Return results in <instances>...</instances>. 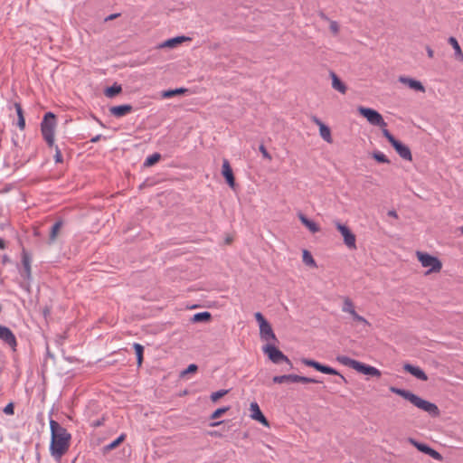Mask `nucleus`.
<instances>
[{"label": "nucleus", "mask_w": 463, "mask_h": 463, "mask_svg": "<svg viewBox=\"0 0 463 463\" xmlns=\"http://www.w3.org/2000/svg\"><path fill=\"white\" fill-rule=\"evenodd\" d=\"M52 440L50 450L53 457H61L69 449L71 435L57 421L50 420Z\"/></svg>", "instance_id": "f257e3e1"}, {"label": "nucleus", "mask_w": 463, "mask_h": 463, "mask_svg": "<svg viewBox=\"0 0 463 463\" xmlns=\"http://www.w3.org/2000/svg\"><path fill=\"white\" fill-rule=\"evenodd\" d=\"M390 391L392 393L402 396L405 400L411 402L415 407L428 412L432 417H438L439 415V410L435 403L423 400L410 391L393 386L390 388Z\"/></svg>", "instance_id": "f03ea898"}, {"label": "nucleus", "mask_w": 463, "mask_h": 463, "mask_svg": "<svg viewBox=\"0 0 463 463\" xmlns=\"http://www.w3.org/2000/svg\"><path fill=\"white\" fill-rule=\"evenodd\" d=\"M336 361L345 366H348L358 373L373 377H381L382 373L376 367L365 364L346 355H337Z\"/></svg>", "instance_id": "7ed1b4c3"}, {"label": "nucleus", "mask_w": 463, "mask_h": 463, "mask_svg": "<svg viewBox=\"0 0 463 463\" xmlns=\"http://www.w3.org/2000/svg\"><path fill=\"white\" fill-rule=\"evenodd\" d=\"M56 117L52 112H47L41 122V132L43 139L50 147L54 146V134L56 128Z\"/></svg>", "instance_id": "20e7f679"}, {"label": "nucleus", "mask_w": 463, "mask_h": 463, "mask_svg": "<svg viewBox=\"0 0 463 463\" xmlns=\"http://www.w3.org/2000/svg\"><path fill=\"white\" fill-rule=\"evenodd\" d=\"M417 257L422 267L429 268L426 272L427 275L439 272L442 268V264L437 257L420 251H417Z\"/></svg>", "instance_id": "39448f33"}, {"label": "nucleus", "mask_w": 463, "mask_h": 463, "mask_svg": "<svg viewBox=\"0 0 463 463\" xmlns=\"http://www.w3.org/2000/svg\"><path fill=\"white\" fill-rule=\"evenodd\" d=\"M262 350L269 356L272 363L279 364L281 362H284L289 366V368L293 367V364L291 361L288 359V357L286 356L274 345H267L263 346Z\"/></svg>", "instance_id": "423d86ee"}, {"label": "nucleus", "mask_w": 463, "mask_h": 463, "mask_svg": "<svg viewBox=\"0 0 463 463\" xmlns=\"http://www.w3.org/2000/svg\"><path fill=\"white\" fill-rule=\"evenodd\" d=\"M358 112L364 116L371 125L378 126L381 128H384L387 125L383 116L373 109L359 107Z\"/></svg>", "instance_id": "0eeeda50"}, {"label": "nucleus", "mask_w": 463, "mask_h": 463, "mask_svg": "<svg viewBox=\"0 0 463 463\" xmlns=\"http://www.w3.org/2000/svg\"><path fill=\"white\" fill-rule=\"evenodd\" d=\"M301 363L307 366L315 368L316 370H317L320 373H326V374H332V375H339L341 377V379L345 382V378L342 374H340L335 369H334L330 366L324 365L315 360H311L308 358H302Z\"/></svg>", "instance_id": "6e6552de"}, {"label": "nucleus", "mask_w": 463, "mask_h": 463, "mask_svg": "<svg viewBox=\"0 0 463 463\" xmlns=\"http://www.w3.org/2000/svg\"><path fill=\"white\" fill-rule=\"evenodd\" d=\"M335 224L336 229L343 236L345 244L351 250L356 249L355 235L351 232V230L346 225L342 224L339 222H335Z\"/></svg>", "instance_id": "1a4fd4ad"}, {"label": "nucleus", "mask_w": 463, "mask_h": 463, "mask_svg": "<svg viewBox=\"0 0 463 463\" xmlns=\"http://www.w3.org/2000/svg\"><path fill=\"white\" fill-rule=\"evenodd\" d=\"M0 340L7 345L13 351L16 350L17 341L14 334L10 328L0 325Z\"/></svg>", "instance_id": "9d476101"}, {"label": "nucleus", "mask_w": 463, "mask_h": 463, "mask_svg": "<svg viewBox=\"0 0 463 463\" xmlns=\"http://www.w3.org/2000/svg\"><path fill=\"white\" fill-rule=\"evenodd\" d=\"M311 120L313 123H315L319 128V134L321 137L326 141L327 143H332L333 139L331 137V130L330 128L325 125L317 116H312Z\"/></svg>", "instance_id": "9b49d317"}, {"label": "nucleus", "mask_w": 463, "mask_h": 463, "mask_svg": "<svg viewBox=\"0 0 463 463\" xmlns=\"http://www.w3.org/2000/svg\"><path fill=\"white\" fill-rule=\"evenodd\" d=\"M22 264H23V269L20 270V275L25 280L29 281L32 279L31 257L25 250H23V252H22Z\"/></svg>", "instance_id": "f8f14e48"}, {"label": "nucleus", "mask_w": 463, "mask_h": 463, "mask_svg": "<svg viewBox=\"0 0 463 463\" xmlns=\"http://www.w3.org/2000/svg\"><path fill=\"white\" fill-rule=\"evenodd\" d=\"M250 418L260 422L264 426H269V421L261 412L259 404L253 402L250 405Z\"/></svg>", "instance_id": "ddd939ff"}, {"label": "nucleus", "mask_w": 463, "mask_h": 463, "mask_svg": "<svg viewBox=\"0 0 463 463\" xmlns=\"http://www.w3.org/2000/svg\"><path fill=\"white\" fill-rule=\"evenodd\" d=\"M392 146L402 159L411 161L412 156L411 149L408 146L404 145L399 140H396L394 143L392 144Z\"/></svg>", "instance_id": "4468645a"}, {"label": "nucleus", "mask_w": 463, "mask_h": 463, "mask_svg": "<svg viewBox=\"0 0 463 463\" xmlns=\"http://www.w3.org/2000/svg\"><path fill=\"white\" fill-rule=\"evenodd\" d=\"M222 175L224 176L229 186L233 188L235 185V180H234L232 169L230 163L227 159H223V161H222Z\"/></svg>", "instance_id": "2eb2a0df"}, {"label": "nucleus", "mask_w": 463, "mask_h": 463, "mask_svg": "<svg viewBox=\"0 0 463 463\" xmlns=\"http://www.w3.org/2000/svg\"><path fill=\"white\" fill-rule=\"evenodd\" d=\"M403 369L407 373H411V375H413L414 377H416L417 379H419L420 381H427L428 380L427 374L419 366H415V365H412L411 364H405L403 365Z\"/></svg>", "instance_id": "dca6fc26"}, {"label": "nucleus", "mask_w": 463, "mask_h": 463, "mask_svg": "<svg viewBox=\"0 0 463 463\" xmlns=\"http://www.w3.org/2000/svg\"><path fill=\"white\" fill-rule=\"evenodd\" d=\"M133 110V107L129 104L113 106L109 108V112L116 118H122Z\"/></svg>", "instance_id": "f3484780"}, {"label": "nucleus", "mask_w": 463, "mask_h": 463, "mask_svg": "<svg viewBox=\"0 0 463 463\" xmlns=\"http://www.w3.org/2000/svg\"><path fill=\"white\" fill-rule=\"evenodd\" d=\"M260 335L261 339L267 342L277 341V337L271 328V326L269 323L262 326H260Z\"/></svg>", "instance_id": "a211bd4d"}, {"label": "nucleus", "mask_w": 463, "mask_h": 463, "mask_svg": "<svg viewBox=\"0 0 463 463\" xmlns=\"http://www.w3.org/2000/svg\"><path fill=\"white\" fill-rule=\"evenodd\" d=\"M399 80H400V82L406 84L411 90L420 91V92L425 91V88L422 85V83L417 80L408 78V77H400Z\"/></svg>", "instance_id": "6ab92c4d"}, {"label": "nucleus", "mask_w": 463, "mask_h": 463, "mask_svg": "<svg viewBox=\"0 0 463 463\" xmlns=\"http://www.w3.org/2000/svg\"><path fill=\"white\" fill-rule=\"evenodd\" d=\"M330 77L332 80V88L342 94H345V92L347 90V87L339 79V77L334 71H330Z\"/></svg>", "instance_id": "aec40b11"}, {"label": "nucleus", "mask_w": 463, "mask_h": 463, "mask_svg": "<svg viewBox=\"0 0 463 463\" xmlns=\"http://www.w3.org/2000/svg\"><path fill=\"white\" fill-rule=\"evenodd\" d=\"M298 218L302 224L305 225L312 233H316L320 231V227L303 213H298Z\"/></svg>", "instance_id": "412c9836"}, {"label": "nucleus", "mask_w": 463, "mask_h": 463, "mask_svg": "<svg viewBox=\"0 0 463 463\" xmlns=\"http://www.w3.org/2000/svg\"><path fill=\"white\" fill-rule=\"evenodd\" d=\"M449 43L452 46V48L454 49V52H455V58L460 61H463V52H462V50L458 44V42L457 41V39L453 36L449 37Z\"/></svg>", "instance_id": "4be33fe9"}, {"label": "nucleus", "mask_w": 463, "mask_h": 463, "mask_svg": "<svg viewBox=\"0 0 463 463\" xmlns=\"http://www.w3.org/2000/svg\"><path fill=\"white\" fill-rule=\"evenodd\" d=\"M187 38L184 37V36H177V37H175V38H171V39H168L166 41H165L163 43H161L159 45L160 48H165V47H167V48H174L175 47L177 44L183 43L184 41H185Z\"/></svg>", "instance_id": "5701e85b"}, {"label": "nucleus", "mask_w": 463, "mask_h": 463, "mask_svg": "<svg viewBox=\"0 0 463 463\" xmlns=\"http://www.w3.org/2000/svg\"><path fill=\"white\" fill-rule=\"evenodd\" d=\"M14 108L18 118L17 126L21 130H24L25 128V119L24 117L23 109L19 103H15Z\"/></svg>", "instance_id": "b1692460"}, {"label": "nucleus", "mask_w": 463, "mask_h": 463, "mask_svg": "<svg viewBox=\"0 0 463 463\" xmlns=\"http://www.w3.org/2000/svg\"><path fill=\"white\" fill-rule=\"evenodd\" d=\"M62 222L61 221H58L56 222L51 228V231H50V236H49V243H52L55 241L57 236H58V233L61 230V228L62 227Z\"/></svg>", "instance_id": "393cba45"}, {"label": "nucleus", "mask_w": 463, "mask_h": 463, "mask_svg": "<svg viewBox=\"0 0 463 463\" xmlns=\"http://www.w3.org/2000/svg\"><path fill=\"white\" fill-rule=\"evenodd\" d=\"M295 374L277 375L272 378L274 383H294Z\"/></svg>", "instance_id": "a878e982"}, {"label": "nucleus", "mask_w": 463, "mask_h": 463, "mask_svg": "<svg viewBox=\"0 0 463 463\" xmlns=\"http://www.w3.org/2000/svg\"><path fill=\"white\" fill-rule=\"evenodd\" d=\"M342 311L345 313H348L351 316L356 312L354 309V303L349 298H345L344 299V303L342 306Z\"/></svg>", "instance_id": "bb28decb"}, {"label": "nucleus", "mask_w": 463, "mask_h": 463, "mask_svg": "<svg viewBox=\"0 0 463 463\" xmlns=\"http://www.w3.org/2000/svg\"><path fill=\"white\" fill-rule=\"evenodd\" d=\"M211 313L208 311H203L200 313H196L194 315L192 321L193 322H207L211 319Z\"/></svg>", "instance_id": "cd10ccee"}, {"label": "nucleus", "mask_w": 463, "mask_h": 463, "mask_svg": "<svg viewBox=\"0 0 463 463\" xmlns=\"http://www.w3.org/2000/svg\"><path fill=\"white\" fill-rule=\"evenodd\" d=\"M187 91L186 89L184 88H178V89H175V90H165L162 92V97L164 99H170L175 95H178V94H184Z\"/></svg>", "instance_id": "c85d7f7f"}, {"label": "nucleus", "mask_w": 463, "mask_h": 463, "mask_svg": "<svg viewBox=\"0 0 463 463\" xmlns=\"http://www.w3.org/2000/svg\"><path fill=\"white\" fill-rule=\"evenodd\" d=\"M133 347L136 352L137 365L141 366L142 362H143L144 346L138 343H135L133 345Z\"/></svg>", "instance_id": "c756f323"}, {"label": "nucleus", "mask_w": 463, "mask_h": 463, "mask_svg": "<svg viewBox=\"0 0 463 463\" xmlns=\"http://www.w3.org/2000/svg\"><path fill=\"white\" fill-rule=\"evenodd\" d=\"M122 90L121 89V86L120 85H118V84H114L109 88L106 89L105 90V95L108 97V98H113L115 97L117 94L120 93Z\"/></svg>", "instance_id": "7c9ffc66"}, {"label": "nucleus", "mask_w": 463, "mask_h": 463, "mask_svg": "<svg viewBox=\"0 0 463 463\" xmlns=\"http://www.w3.org/2000/svg\"><path fill=\"white\" fill-rule=\"evenodd\" d=\"M161 158V155L158 154V153H154L150 156H148L145 162H144V165L148 167V166H152L153 165H155L156 163H157Z\"/></svg>", "instance_id": "2f4dec72"}, {"label": "nucleus", "mask_w": 463, "mask_h": 463, "mask_svg": "<svg viewBox=\"0 0 463 463\" xmlns=\"http://www.w3.org/2000/svg\"><path fill=\"white\" fill-rule=\"evenodd\" d=\"M126 439V434H120L115 440L110 442L105 447V450H112L116 449L121 442H123Z\"/></svg>", "instance_id": "473e14b6"}, {"label": "nucleus", "mask_w": 463, "mask_h": 463, "mask_svg": "<svg viewBox=\"0 0 463 463\" xmlns=\"http://www.w3.org/2000/svg\"><path fill=\"white\" fill-rule=\"evenodd\" d=\"M410 443H411L414 447H416L420 451L425 453L428 455L429 453V450L430 449V446L424 444V443H420L418 442L417 440L413 439H409Z\"/></svg>", "instance_id": "72a5a7b5"}, {"label": "nucleus", "mask_w": 463, "mask_h": 463, "mask_svg": "<svg viewBox=\"0 0 463 463\" xmlns=\"http://www.w3.org/2000/svg\"><path fill=\"white\" fill-rule=\"evenodd\" d=\"M373 157L379 163L389 164L390 160L388 157L381 151H376L373 154Z\"/></svg>", "instance_id": "f704fd0d"}, {"label": "nucleus", "mask_w": 463, "mask_h": 463, "mask_svg": "<svg viewBox=\"0 0 463 463\" xmlns=\"http://www.w3.org/2000/svg\"><path fill=\"white\" fill-rule=\"evenodd\" d=\"M303 261L307 265L316 266V261H315L314 258L309 253V251H307V250H305L303 251Z\"/></svg>", "instance_id": "c9c22d12"}, {"label": "nucleus", "mask_w": 463, "mask_h": 463, "mask_svg": "<svg viewBox=\"0 0 463 463\" xmlns=\"http://www.w3.org/2000/svg\"><path fill=\"white\" fill-rule=\"evenodd\" d=\"M294 383H319V381H317L314 378L295 374Z\"/></svg>", "instance_id": "e433bc0d"}, {"label": "nucleus", "mask_w": 463, "mask_h": 463, "mask_svg": "<svg viewBox=\"0 0 463 463\" xmlns=\"http://www.w3.org/2000/svg\"><path fill=\"white\" fill-rule=\"evenodd\" d=\"M228 390H219L217 392H214L211 394V400L213 402H217L220 398H222V396H224L225 394L228 393Z\"/></svg>", "instance_id": "4c0bfd02"}, {"label": "nucleus", "mask_w": 463, "mask_h": 463, "mask_svg": "<svg viewBox=\"0 0 463 463\" xmlns=\"http://www.w3.org/2000/svg\"><path fill=\"white\" fill-rule=\"evenodd\" d=\"M229 410V407H222V408H219L217 409L216 411H214L212 415H211V419L214 420V419H217L219 417H221V415H222L224 412H226L227 411Z\"/></svg>", "instance_id": "58836bf2"}, {"label": "nucleus", "mask_w": 463, "mask_h": 463, "mask_svg": "<svg viewBox=\"0 0 463 463\" xmlns=\"http://www.w3.org/2000/svg\"><path fill=\"white\" fill-rule=\"evenodd\" d=\"M352 317L354 321L359 322L364 326H370V323L364 317L358 315L356 312L352 315Z\"/></svg>", "instance_id": "ea45409f"}, {"label": "nucleus", "mask_w": 463, "mask_h": 463, "mask_svg": "<svg viewBox=\"0 0 463 463\" xmlns=\"http://www.w3.org/2000/svg\"><path fill=\"white\" fill-rule=\"evenodd\" d=\"M383 135L386 137V139L391 143H394L397 139L390 133V131L385 128V127L383 128Z\"/></svg>", "instance_id": "a19ab883"}, {"label": "nucleus", "mask_w": 463, "mask_h": 463, "mask_svg": "<svg viewBox=\"0 0 463 463\" xmlns=\"http://www.w3.org/2000/svg\"><path fill=\"white\" fill-rule=\"evenodd\" d=\"M255 318L258 321L260 326H262L269 323L260 312L255 313Z\"/></svg>", "instance_id": "79ce46f5"}, {"label": "nucleus", "mask_w": 463, "mask_h": 463, "mask_svg": "<svg viewBox=\"0 0 463 463\" xmlns=\"http://www.w3.org/2000/svg\"><path fill=\"white\" fill-rule=\"evenodd\" d=\"M428 455L436 460H441L442 456L437 450L432 448L430 449Z\"/></svg>", "instance_id": "37998d69"}, {"label": "nucleus", "mask_w": 463, "mask_h": 463, "mask_svg": "<svg viewBox=\"0 0 463 463\" xmlns=\"http://www.w3.org/2000/svg\"><path fill=\"white\" fill-rule=\"evenodd\" d=\"M54 161H55V163H62V161H63L61 152L57 146H55Z\"/></svg>", "instance_id": "c03bdc74"}, {"label": "nucleus", "mask_w": 463, "mask_h": 463, "mask_svg": "<svg viewBox=\"0 0 463 463\" xmlns=\"http://www.w3.org/2000/svg\"><path fill=\"white\" fill-rule=\"evenodd\" d=\"M4 413L6 415L14 414V404L12 402L8 403L3 410Z\"/></svg>", "instance_id": "a18cd8bd"}, {"label": "nucleus", "mask_w": 463, "mask_h": 463, "mask_svg": "<svg viewBox=\"0 0 463 463\" xmlns=\"http://www.w3.org/2000/svg\"><path fill=\"white\" fill-rule=\"evenodd\" d=\"M330 30H331V32L334 34H337L338 33V32H339V25H338L337 22H335V21H331L330 22Z\"/></svg>", "instance_id": "49530a36"}, {"label": "nucleus", "mask_w": 463, "mask_h": 463, "mask_svg": "<svg viewBox=\"0 0 463 463\" xmlns=\"http://www.w3.org/2000/svg\"><path fill=\"white\" fill-rule=\"evenodd\" d=\"M197 369H198L197 365L194 364H192L182 373V374L184 375L186 373H194L197 371Z\"/></svg>", "instance_id": "de8ad7c7"}, {"label": "nucleus", "mask_w": 463, "mask_h": 463, "mask_svg": "<svg viewBox=\"0 0 463 463\" xmlns=\"http://www.w3.org/2000/svg\"><path fill=\"white\" fill-rule=\"evenodd\" d=\"M260 151L262 154L263 157L271 160V156L269 155V153L267 151L266 147L263 145L260 146Z\"/></svg>", "instance_id": "09e8293b"}, {"label": "nucleus", "mask_w": 463, "mask_h": 463, "mask_svg": "<svg viewBox=\"0 0 463 463\" xmlns=\"http://www.w3.org/2000/svg\"><path fill=\"white\" fill-rule=\"evenodd\" d=\"M426 51H427V54L430 58H433L434 56V52L433 50L430 47V46H427L426 48Z\"/></svg>", "instance_id": "8fccbe9b"}, {"label": "nucleus", "mask_w": 463, "mask_h": 463, "mask_svg": "<svg viewBox=\"0 0 463 463\" xmlns=\"http://www.w3.org/2000/svg\"><path fill=\"white\" fill-rule=\"evenodd\" d=\"M388 215H389V216H392V217H394V218H397V217H398V216H397L396 212H395V211H393V210L389 211V212H388Z\"/></svg>", "instance_id": "3c124183"}, {"label": "nucleus", "mask_w": 463, "mask_h": 463, "mask_svg": "<svg viewBox=\"0 0 463 463\" xmlns=\"http://www.w3.org/2000/svg\"><path fill=\"white\" fill-rule=\"evenodd\" d=\"M99 138H100V135H98V136H96V137H92V138L90 139V141H91V142H93V143H95V142L99 141Z\"/></svg>", "instance_id": "603ef678"}, {"label": "nucleus", "mask_w": 463, "mask_h": 463, "mask_svg": "<svg viewBox=\"0 0 463 463\" xmlns=\"http://www.w3.org/2000/svg\"><path fill=\"white\" fill-rule=\"evenodd\" d=\"M5 248V241L0 238V250H4Z\"/></svg>", "instance_id": "864d4df0"}, {"label": "nucleus", "mask_w": 463, "mask_h": 463, "mask_svg": "<svg viewBox=\"0 0 463 463\" xmlns=\"http://www.w3.org/2000/svg\"><path fill=\"white\" fill-rule=\"evenodd\" d=\"M117 16H118V14H111L108 19H113V18H115Z\"/></svg>", "instance_id": "5fc2aeb1"}, {"label": "nucleus", "mask_w": 463, "mask_h": 463, "mask_svg": "<svg viewBox=\"0 0 463 463\" xmlns=\"http://www.w3.org/2000/svg\"><path fill=\"white\" fill-rule=\"evenodd\" d=\"M220 423H221V422H213V423H212V424H211V426L214 427V426L219 425Z\"/></svg>", "instance_id": "6e6d98bb"}, {"label": "nucleus", "mask_w": 463, "mask_h": 463, "mask_svg": "<svg viewBox=\"0 0 463 463\" xmlns=\"http://www.w3.org/2000/svg\"><path fill=\"white\" fill-rule=\"evenodd\" d=\"M321 16H322V18H324V19H326V20H327V17H326L325 14H322Z\"/></svg>", "instance_id": "4d7b16f0"}, {"label": "nucleus", "mask_w": 463, "mask_h": 463, "mask_svg": "<svg viewBox=\"0 0 463 463\" xmlns=\"http://www.w3.org/2000/svg\"><path fill=\"white\" fill-rule=\"evenodd\" d=\"M459 230H460L461 233L463 234V226H461V227L459 228Z\"/></svg>", "instance_id": "13d9d810"}]
</instances>
